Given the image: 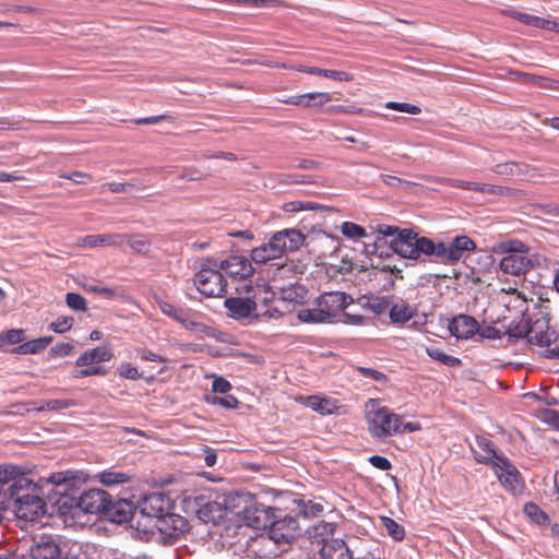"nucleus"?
Masks as SVG:
<instances>
[{
  "label": "nucleus",
  "mask_w": 559,
  "mask_h": 559,
  "mask_svg": "<svg viewBox=\"0 0 559 559\" xmlns=\"http://www.w3.org/2000/svg\"><path fill=\"white\" fill-rule=\"evenodd\" d=\"M60 546L51 537H43L29 549L31 559H59Z\"/></svg>",
  "instance_id": "obj_18"
},
{
  "label": "nucleus",
  "mask_w": 559,
  "mask_h": 559,
  "mask_svg": "<svg viewBox=\"0 0 559 559\" xmlns=\"http://www.w3.org/2000/svg\"><path fill=\"white\" fill-rule=\"evenodd\" d=\"M323 78L333 79L335 81H344V82H350L354 80L353 74L345 72V71H337V70H330L325 69L323 73Z\"/></svg>",
  "instance_id": "obj_60"
},
{
  "label": "nucleus",
  "mask_w": 559,
  "mask_h": 559,
  "mask_svg": "<svg viewBox=\"0 0 559 559\" xmlns=\"http://www.w3.org/2000/svg\"><path fill=\"white\" fill-rule=\"evenodd\" d=\"M509 15L516 21L542 29H550L551 22L543 17L531 15L520 11H511Z\"/></svg>",
  "instance_id": "obj_28"
},
{
  "label": "nucleus",
  "mask_w": 559,
  "mask_h": 559,
  "mask_svg": "<svg viewBox=\"0 0 559 559\" xmlns=\"http://www.w3.org/2000/svg\"><path fill=\"white\" fill-rule=\"evenodd\" d=\"M390 247L402 258L417 260L420 254L432 255L435 242L429 238L418 237L411 229H403L391 240Z\"/></svg>",
  "instance_id": "obj_5"
},
{
  "label": "nucleus",
  "mask_w": 559,
  "mask_h": 559,
  "mask_svg": "<svg viewBox=\"0 0 559 559\" xmlns=\"http://www.w3.org/2000/svg\"><path fill=\"white\" fill-rule=\"evenodd\" d=\"M284 209H285V211L298 212V211H305V210L323 209V206L318 205L312 202L294 201V202H289V203L285 204Z\"/></svg>",
  "instance_id": "obj_57"
},
{
  "label": "nucleus",
  "mask_w": 559,
  "mask_h": 559,
  "mask_svg": "<svg viewBox=\"0 0 559 559\" xmlns=\"http://www.w3.org/2000/svg\"><path fill=\"white\" fill-rule=\"evenodd\" d=\"M29 405H32L33 409L36 412H59L69 407L78 406V402L75 400H49L40 405H37L35 402H31Z\"/></svg>",
  "instance_id": "obj_29"
},
{
  "label": "nucleus",
  "mask_w": 559,
  "mask_h": 559,
  "mask_svg": "<svg viewBox=\"0 0 559 559\" xmlns=\"http://www.w3.org/2000/svg\"><path fill=\"white\" fill-rule=\"evenodd\" d=\"M74 352V345L71 343H58L50 348L49 353L55 357L70 356Z\"/></svg>",
  "instance_id": "obj_58"
},
{
  "label": "nucleus",
  "mask_w": 559,
  "mask_h": 559,
  "mask_svg": "<svg viewBox=\"0 0 559 559\" xmlns=\"http://www.w3.org/2000/svg\"><path fill=\"white\" fill-rule=\"evenodd\" d=\"M321 559H353L346 543L340 538L328 539L320 549Z\"/></svg>",
  "instance_id": "obj_20"
},
{
  "label": "nucleus",
  "mask_w": 559,
  "mask_h": 559,
  "mask_svg": "<svg viewBox=\"0 0 559 559\" xmlns=\"http://www.w3.org/2000/svg\"><path fill=\"white\" fill-rule=\"evenodd\" d=\"M367 425L370 435L376 439H385L405 431L414 432L421 429L419 423H403L400 415L393 413L385 406L370 409L367 413Z\"/></svg>",
  "instance_id": "obj_2"
},
{
  "label": "nucleus",
  "mask_w": 559,
  "mask_h": 559,
  "mask_svg": "<svg viewBox=\"0 0 559 559\" xmlns=\"http://www.w3.org/2000/svg\"><path fill=\"white\" fill-rule=\"evenodd\" d=\"M273 250L271 249L270 241L264 243L258 248H254L251 251V259L257 263H265L270 260L277 259V257H273Z\"/></svg>",
  "instance_id": "obj_45"
},
{
  "label": "nucleus",
  "mask_w": 559,
  "mask_h": 559,
  "mask_svg": "<svg viewBox=\"0 0 559 559\" xmlns=\"http://www.w3.org/2000/svg\"><path fill=\"white\" fill-rule=\"evenodd\" d=\"M52 341V336H43L27 342H23L13 352L22 355H34L44 350Z\"/></svg>",
  "instance_id": "obj_27"
},
{
  "label": "nucleus",
  "mask_w": 559,
  "mask_h": 559,
  "mask_svg": "<svg viewBox=\"0 0 559 559\" xmlns=\"http://www.w3.org/2000/svg\"><path fill=\"white\" fill-rule=\"evenodd\" d=\"M206 402L212 405H221L227 409L236 408L239 404L238 400L233 395H227L224 397L218 396H206Z\"/></svg>",
  "instance_id": "obj_48"
},
{
  "label": "nucleus",
  "mask_w": 559,
  "mask_h": 559,
  "mask_svg": "<svg viewBox=\"0 0 559 559\" xmlns=\"http://www.w3.org/2000/svg\"><path fill=\"white\" fill-rule=\"evenodd\" d=\"M185 329L197 332V333H205L207 331V326L198 319V314L190 309H186L180 320L178 321Z\"/></svg>",
  "instance_id": "obj_31"
},
{
  "label": "nucleus",
  "mask_w": 559,
  "mask_h": 559,
  "mask_svg": "<svg viewBox=\"0 0 559 559\" xmlns=\"http://www.w3.org/2000/svg\"><path fill=\"white\" fill-rule=\"evenodd\" d=\"M109 497L105 490L90 489L80 496L78 507L85 513L104 514Z\"/></svg>",
  "instance_id": "obj_12"
},
{
  "label": "nucleus",
  "mask_w": 559,
  "mask_h": 559,
  "mask_svg": "<svg viewBox=\"0 0 559 559\" xmlns=\"http://www.w3.org/2000/svg\"><path fill=\"white\" fill-rule=\"evenodd\" d=\"M385 108L407 112L411 115H418L421 112L420 107L409 103L388 102Z\"/></svg>",
  "instance_id": "obj_50"
},
{
  "label": "nucleus",
  "mask_w": 559,
  "mask_h": 559,
  "mask_svg": "<svg viewBox=\"0 0 559 559\" xmlns=\"http://www.w3.org/2000/svg\"><path fill=\"white\" fill-rule=\"evenodd\" d=\"M269 241L273 250L272 255L280 258L285 252L298 250L305 241V236L297 229H284L275 233Z\"/></svg>",
  "instance_id": "obj_9"
},
{
  "label": "nucleus",
  "mask_w": 559,
  "mask_h": 559,
  "mask_svg": "<svg viewBox=\"0 0 559 559\" xmlns=\"http://www.w3.org/2000/svg\"><path fill=\"white\" fill-rule=\"evenodd\" d=\"M73 322L72 317H59L50 324V329L56 333H64L72 328Z\"/></svg>",
  "instance_id": "obj_54"
},
{
  "label": "nucleus",
  "mask_w": 559,
  "mask_h": 559,
  "mask_svg": "<svg viewBox=\"0 0 559 559\" xmlns=\"http://www.w3.org/2000/svg\"><path fill=\"white\" fill-rule=\"evenodd\" d=\"M117 372L123 379L139 380L141 378V373L139 372V370L130 362L121 364L118 367Z\"/></svg>",
  "instance_id": "obj_53"
},
{
  "label": "nucleus",
  "mask_w": 559,
  "mask_h": 559,
  "mask_svg": "<svg viewBox=\"0 0 559 559\" xmlns=\"http://www.w3.org/2000/svg\"><path fill=\"white\" fill-rule=\"evenodd\" d=\"M193 283L198 292L206 298L222 297L227 289V282L215 259H205L201 262Z\"/></svg>",
  "instance_id": "obj_4"
},
{
  "label": "nucleus",
  "mask_w": 559,
  "mask_h": 559,
  "mask_svg": "<svg viewBox=\"0 0 559 559\" xmlns=\"http://www.w3.org/2000/svg\"><path fill=\"white\" fill-rule=\"evenodd\" d=\"M228 317L235 320L253 319L257 311V301L252 298L229 297L224 301Z\"/></svg>",
  "instance_id": "obj_13"
},
{
  "label": "nucleus",
  "mask_w": 559,
  "mask_h": 559,
  "mask_svg": "<svg viewBox=\"0 0 559 559\" xmlns=\"http://www.w3.org/2000/svg\"><path fill=\"white\" fill-rule=\"evenodd\" d=\"M475 249V242L468 236L462 235L453 238L449 245L443 242L435 243L432 255L442 262H455L461 260L466 252H472Z\"/></svg>",
  "instance_id": "obj_7"
},
{
  "label": "nucleus",
  "mask_w": 559,
  "mask_h": 559,
  "mask_svg": "<svg viewBox=\"0 0 559 559\" xmlns=\"http://www.w3.org/2000/svg\"><path fill=\"white\" fill-rule=\"evenodd\" d=\"M127 240V236L114 234H97L79 237L75 246L80 248H97V247H114L121 248Z\"/></svg>",
  "instance_id": "obj_14"
},
{
  "label": "nucleus",
  "mask_w": 559,
  "mask_h": 559,
  "mask_svg": "<svg viewBox=\"0 0 559 559\" xmlns=\"http://www.w3.org/2000/svg\"><path fill=\"white\" fill-rule=\"evenodd\" d=\"M2 346L5 344L19 346L25 341V331L23 329H11L0 333Z\"/></svg>",
  "instance_id": "obj_44"
},
{
  "label": "nucleus",
  "mask_w": 559,
  "mask_h": 559,
  "mask_svg": "<svg viewBox=\"0 0 559 559\" xmlns=\"http://www.w3.org/2000/svg\"><path fill=\"white\" fill-rule=\"evenodd\" d=\"M477 333L481 337L488 338V340H499L503 335H506L504 329L497 328L496 325H484V326L479 325V330L477 331Z\"/></svg>",
  "instance_id": "obj_51"
},
{
  "label": "nucleus",
  "mask_w": 559,
  "mask_h": 559,
  "mask_svg": "<svg viewBox=\"0 0 559 559\" xmlns=\"http://www.w3.org/2000/svg\"><path fill=\"white\" fill-rule=\"evenodd\" d=\"M415 316V310L403 299L392 304L390 319L394 323H405Z\"/></svg>",
  "instance_id": "obj_26"
},
{
  "label": "nucleus",
  "mask_w": 559,
  "mask_h": 559,
  "mask_svg": "<svg viewBox=\"0 0 559 559\" xmlns=\"http://www.w3.org/2000/svg\"><path fill=\"white\" fill-rule=\"evenodd\" d=\"M357 370L359 371L360 374L371 378L372 380L376 381H383L386 379V376L383 372L378 371L376 369L358 367Z\"/></svg>",
  "instance_id": "obj_63"
},
{
  "label": "nucleus",
  "mask_w": 559,
  "mask_h": 559,
  "mask_svg": "<svg viewBox=\"0 0 559 559\" xmlns=\"http://www.w3.org/2000/svg\"><path fill=\"white\" fill-rule=\"evenodd\" d=\"M275 288L280 292L283 300L298 301L304 298L305 289L299 285L290 283L288 286H278L276 284Z\"/></svg>",
  "instance_id": "obj_38"
},
{
  "label": "nucleus",
  "mask_w": 559,
  "mask_h": 559,
  "mask_svg": "<svg viewBox=\"0 0 559 559\" xmlns=\"http://www.w3.org/2000/svg\"><path fill=\"white\" fill-rule=\"evenodd\" d=\"M204 500L203 496L195 497V502L198 506H200V509L198 510L199 518L203 521H207L209 512H212L213 509L217 506L215 502H206L202 504L201 502Z\"/></svg>",
  "instance_id": "obj_59"
},
{
  "label": "nucleus",
  "mask_w": 559,
  "mask_h": 559,
  "mask_svg": "<svg viewBox=\"0 0 559 559\" xmlns=\"http://www.w3.org/2000/svg\"><path fill=\"white\" fill-rule=\"evenodd\" d=\"M341 233L344 237L348 239H361L367 236L366 229L353 222H344L341 225Z\"/></svg>",
  "instance_id": "obj_43"
},
{
  "label": "nucleus",
  "mask_w": 559,
  "mask_h": 559,
  "mask_svg": "<svg viewBox=\"0 0 559 559\" xmlns=\"http://www.w3.org/2000/svg\"><path fill=\"white\" fill-rule=\"evenodd\" d=\"M114 357L112 348L109 345H100L95 348L85 350L75 360L78 367L97 365L107 362Z\"/></svg>",
  "instance_id": "obj_17"
},
{
  "label": "nucleus",
  "mask_w": 559,
  "mask_h": 559,
  "mask_svg": "<svg viewBox=\"0 0 559 559\" xmlns=\"http://www.w3.org/2000/svg\"><path fill=\"white\" fill-rule=\"evenodd\" d=\"M106 506L105 515L115 523H126L132 516V504L127 500H114L111 496Z\"/></svg>",
  "instance_id": "obj_19"
},
{
  "label": "nucleus",
  "mask_w": 559,
  "mask_h": 559,
  "mask_svg": "<svg viewBox=\"0 0 559 559\" xmlns=\"http://www.w3.org/2000/svg\"><path fill=\"white\" fill-rule=\"evenodd\" d=\"M155 527L163 542L171 545L188 530V521L181 515L167 513L156 520Z\"/></svg>",
  "instance_id": "obj_8"
},
{
  "label": "nucleus",
  "mask_w": 559,
  "mask_h": 559,
  "mask_svg": "<svg viewBox=\"0 0 559 559\" xmlns=\"http://www.w3.org/2000/svg\"><path fill=\"white\" fill-rule=\"evenodd\" d=\"M477 445L484 451V453H477L474 450L475 453V460L479 463H489L492 462L495 459L502 462V459L499 457L493 449V445L490 441L486 439H477Z\"/></svg>",
  "instance_id": "obj_34"
},
{
  "label": "nucleus",
  "mask_w": 559,
  "mask_h": 559,
  "mask_svg": "<svg viewBox=\"0 0 559 559\" xmlns=\"http://www.w3.org/2000/svg\"><path fill=\"white\" fill-rule=\"evenodd\" d=\"M66 302L69 308L76 311H86L87 302L86 299L78 293H68L66 296Z\"/></svg>",
  "instance_id": "obj_46"
},
{
  "label": "nucleus",
  "mask_w": 559,
  "mask_h": 559,
  "mask_svg": "<svg viewBox=\"0 0 559 559\" xmlns=\"http://www.w3.org/2000/svg\"><path fill=\"white\" fill-rule=\"evenodd\" d=\"M170 500L169 498L160 492H152L146 496L142 502V513L159 520L162 516L169 513Z\"/></svg>",
  "instance_id": "obj_15"
},
{
  "label": "nucleus",
  "mask_w": 559,
  "mask_h": 559,
  "mask_svg": "<svg viewBox=\"0 0 559 559\" xmlns=\"http://www.w3.org/2000/svg\"><path fill=\"white\" fill-rule=\"evenodd\" d=\"M352 296L343 292H328L319 296L316 305L323 309L328 319L335 317L341 310L353 304Z\"/></svg>",
  "instance_id": "obj_11"
},
{
  "label": "nucleus",
  "mask_w": 559,
  "mask_h": 559,
  "mask_svg": "<svg viewBox=\"0 0 559 559\" xmlns=\"http://www.w3.org/2000/svg\"><path fill=\"white\" fill-rule=\"evenodd\" d=\"M86 368L76 371L73 376L76 379L87 378L92 376H106L108 373L107 368L97 365L85 366Z\"/></svg>",
  "instance_id": "obj_49"
},
{
  "label": "nucleus",
  "mask_w": 559,
  "mask_h": 559,
  "mask_svg": "<svg viewBox=\"0 0 559 559\" xmlns=\"http://www.w3.org/2000/svg\"><path fill=\"white\" fill-rule=\"evenodd\" d=\"M231 389V384L223 377H215L212 382V391L215 393H227Z\"/></svg>",
  "instance_id": "obj_61"
},
{
  "label": "nucleus",
  "mask_w": 559,
  "mask_h": 559,
  "mask_svg": "<svg viewBox=\"0 0 559 559\" xmlns=\"http://www.w3.org/2000/svg\"><path fill=\"white\" fill-rule=\"evenodd\" d=\"M185 329L197 332V333H205L207 331V326L198 319V314L190 309H186L180 320L178 321Z\"/></svg>",
  "instance_id": "obj_30"
},
{
  "label": "nucleus",
  "mask_w": 559,
  "mask_h": 559,
  "mask_svg": "<svg viewBox=\"0 0 559 559\" xmlns=\"http://www.w3.org/2000/svg\"><path fill=\"white\" fill-rule=\"evenodd\" d=\"M62 177L81 185L88 183L92 181L91 175L81 171H73L68 175H63Z\"/></svg>",
  "instance_id": "obj_64"
},
{
  "label": "nucleus",
  "mask_w": 559,
  "mask_h": 559,
  "mask_svg": "<svg viewBox=\"0 0 559 559\" xmlns=\"http://www.w3.org/2000/svg\"><path fill=\"white\" fill-rule=\"evenodd\" d=\"M449 330L456 338L467 340L477 333L479 324L473 317L460 314L452 319Z\"/></svg>",
  "instance_id": "obj_16"
},
{
  "label": "nucleus",
  "mask_w": 559,
  "mask_h": 559,
  "mask_svg": "<svg viewBox=\"0 0 559 559\" xmlns=\"http://www.w3.org/2000/svg\"><path fill=\"white\" fill-rule=\"evenodd\" d=\"M528 342L531 344H535L538 346H547L549 349L551 348V344L554 346L556 343L555 331L547 329L546 331L537 332L532 328V333L528 335Z\"/></svg>",
  "instance_id": "obj_36"
},
{
  "label": "nucleus",
  "mask_w": 559,
  "mask_h": 559,
  "mask_svg": "<svg viewBox=\"0 0 559 559\" xmlns=\"http://www.w3.org/2000/svg\"><path fill=\"white\" fill-rule=\"evenodd\" d=\"M11 481V495L12 497H15L16 501L20 503L17 509V515L20 518H31V520H33L36 515L44 512L45 504L41 499L35 496L20 495V489H22L24 483L31 485V483L22 475L20 468L14 465H1L0 483L9 484Z\"/></svg>",
  "instance_id": "obj_3"
},
{
  "label": "nucleus",
  "mask_w": 559,
  "mask_h": 559,
  "mask_svg": "<svg viewBox=\"0 0 559 559\" xmlns=\"http://www.w3.org/2000/svg\"><path fill=\"white\" fill-rule=\"evenodd\" d=\"M328 271L331 275H346L353 271V262L348 259H342L338 264L331 263Z\"/></svg>",
  "instance_id": "obj_52"
},
{
  "label": "nucleus",
  "mask_w": 559,
  "mask_h": 559,
  "mask_svg": "<svg viewBox=\"0 0 559 559\" xmlns=\"http://www.w3.org/2000/svg\"><path fill=\"white\" fill-rule=\"evenodd\" d=\"M506 334L510 340L518 341L527 337L532 333V326L526 318L521 317L519 320L512 321L508 326L502 325Z\"/></svg>",
  "instance_id": "obj_24"
},
{
  "label": "nucleus",
  "mask_w": 559,
  "mask_h": 559,
  "mask_svg": "<svg viewBox=\"0 0 559 559\" xmlns=\"http://www.w3.org/2000/svg\"><path fill=\"white\" fill-rule=\"evenodd\" d=\"M504 467L499 466L500 472H497L501 485L507 489L514 491L519 485V471L502 460Z\"/></svg>",
  "instance_id": "obj_25"
},
{
  "label": "nucleus",
  "mask_w": 559,
  "mask_h": 559,
  "mask_svg": "<svg viewBox=\"0 0 559 559\" xmlns=\"http://www.w3.org/2000/svg\"><path fill=\"white\" fill-rule=\"evenodd\" d=\"M47 480L57 487H63V491L68 492L73 489L76 484L85 481V476L82 472L62 471L52 473Z\"/></svg>",
  "instance_id": "obj_21"
},
{
  "label": "nucleus",
  "mask_w": 559,
  "mask_h": 559,
  "mask_svg": "<svg viewBox=\"0 0 559 559\" xmlns=\"http://www.w3.org/2000/svg\"><path fill=\"white\" fill-rule=\"evenodd\" d=\"M158 307L165 316L173 318L177 322L180 320L181 316L183 314V311L186 310L185 308L177 307L164 300H160L158 302Z\"/></svg>",
  "instance_id": "obj_47"
},
{
  "label": "nucleus",
  "mask_w": 559,
  "mask_h": 559,
  "mask_svg": "<svg viewBox=\"0 0 559 559\" xmlns=\"http://www.w3.org/2000/svg\"><path fill=\"white\" fill-rule=\"evenodd\" d=\"M276 283H274L273 285H269V284H263V285H259L257 290L254 292L253 294V300L260 304H263V305H267L270 302H272L275 298V294H276Z\"/></svg>",
  "instance_id": "obj_40"
},
{
  "label": "nucleus",
  "mask_w": 559,
  "mask_h": 559,
  "mask_svg": "<svg viewBox=\"0 0 559 559\" xmlns=\"http://www.w3.org/2000/svg\"><path fill=\"white\" fill-rule=\"evenodd\" d=\"M123 236H127V240L124 243H128L129 247L138 252L145 254L150 251L152 241L147 236L144 235H130V234H122Z\"/></svg>",
  "instance_id": "obj_33"
},
{
  "label": "nucleus",
  "mask_w": 559,
  "mask_h": 559,
  "mask_svg": "<svg viewBox=\"0 0 559 559\" xmlns=\"http://www.w3.org/2000/svg\"><path fill=\"white\" fill-rule=\"evenodd\" d=\"M498 251L506 254L499 262L504 274L522 276L538 264L537 255L531 248L516 239L501 241Z\"/></svg>",
  "instance_id": "obj_1"
},
{
  "label": "nucleus",
  "mask_w": 559,
  "mask_h": 559,
  "mask_svg": "<svg viewBox=\"0 0 559 559\" xmlns=\"http://www.w3.org/2000/svg\"><path fill=\"white\" fill-rule=\"evenodd\" d=\"M130 479V475L116 471H104L99 474V481L105 486L126 484Z\"/></svg>",
  "instance_id": "obj_39"
},
{
  "label": "nucleus",
  "mask_w": 559,
  "mask_h": 559,
  "mask_svg": "<svg viewBox=\"0 0 559 559\" xmlns=\"http://www.w3.org/2000/svg\"><path fill=\"white\" fill-rule=\"evenodd\" d=\"M304 404L321 415L335 414L341 407L337 400L319 395L305 397Z\"/></svg>",
  "instance_id": "obj_22"
},
{
  "label": "nucleus",
  "mask_w": 559,
  "mask_h": 559,
  "mask_svg": "<svg viewBox=\"0 0 559 559\" xmlns=\"http://www.w3.org/2000/svg\"><path fill=\"white\" fill-rule=\"evenodd\" d=\"M380 520L383 527L386 530L388 535H390L394 540L401 542L404 539L405 530L402 525L389 516H381Z\"/></svg>",
  "instance_id": "obj_42"
},
{
  "label": "nucleus",
  "mask_w": 559,
  "mask_h": 559,
  "mask_svg": "<svg viewBox=\"0 0 559 559\" xmlns=\"http://www.w3.org/2000/svg\"><path fill=\"white\" fill-rule=\"evenodd\" d=\"M438 182L447 183L451 187L460 188L463 190H472L478 191L488 194H502L503 189L498 186L487 185V183H478L472 181H464L457 179H449V178H438Z\"/></svg>",
  "instance_id": "obj_23"
},
{
  "label": "nucleus",
  "mask_w": 559,
  "mask_h": 559,
  "mask_svg": "<svg viewBox=\"0 0 559 559\" xmlns=\"http://www.w3.org/2000/svg\"><path fill=\"white\" fill-rule=\"evenodd\" d=\"M524 513L533 523L537 525L549 524L550 520L548 514L534 502L525 503Z\"/></svg>",
  "instance_id": "obj_35"
},
{
  "label": "nucleus",
  "mask_w": 559,
  "mask_h": 559,
  "mask_svg": "<svg viewBox=\"0 0 559 559\" xmlns=\"http://www.w3.org/2000/svg\"><path fill=\"white\" fill-rule=\"evenodd\" d=\"M493 171L503 176H515L520 174V165L516 163H503L495 166Z\"/></svg>",
  "instance_id": "obj_56"
},
{
  "label": "nucleus",
  "mask_w": 559,
  "mask_h": 559,
  "mask_svg": "<svg viewBox=\"0 0 559 559\" xmlns=\"http://www.w3.org/2000/svg\"><path fill=\"white\" fill-rule=\"evenodd\" d=\"M392 304L386 297H376L370 301L371 310L377 314H382L386 311L390 312Z\"/></svg>",
  "instance_id": "obj_55"
},
{
  "label": "nucleus",
  "mask_w": 559,
  "mask_h": 559,
  "mask_svg": "<svg viewBox=\"0 0 559 559\" xmlns=\"http://www.w3.org/2000/svg\"><path fill=\"white\" fill-rule=\"evenodd\" d=\"M245 519L249 526L257 530L266 528L271 525L270 536H260L254 540L257 545L266 546L267 544H272V542H289V539L293 538L292 534L286 535L284 533H280L282 524L280 522H271L269 512L265 509H248L246 510Z\"/></svg>",
  "instance_id": "obj_6"
},
{
  "label": "nucleus",
  "mask_w": 559,
  "mask_h": 559,
  "mask_svg": "<svg viewBox=\"0 0 559 559\" xmlns=\"http://www.w3.org/2000/svg\"><path fill=\"white\" fill-rule=\"evenodd\" d=\"M325 312L321 307L317 306L313 309H301L298 311V319L304 323H322L329 321Z\"/></svg>",
  "instance_id": "obj_37"
},
{
  "label": "nucleus",
  "mask_w": 559,
  "mask_h": 559,
  "mask_svg": "<svg viewBox=\"0 0 559 559\" xmlns=\"http://www.w3.org/2000/svg\"><path fill=\"white\" fill-rule=\"evenodd\" d=\"M218 266L233 280H246L254 273L251 261L242 255H230L218 262Z\"/></svg>",
  "instance_id": "obj_10"
},
{
  "label": "nucleus",
  "mask_w": 559,
  "mask_h": 559,
  "mask_svg": "<svg viewBox=\"0 0 559 559\" xmlns=\"http://www.w3.org/2000/svg\"><path fill=\"white\" fill-rule=\"evenodd\" d=\"M426 352L430 358L438 360L448 367H457L462 362L460 358L448 355L437 347H427Z\"/></svg>",
  "instance_id": "obj_41"
},
{
  "label": "nucleus",
  "mask_w": 559,
  "mask_h": 559,
  "mask_svg": "<svg viewBox=\"0 0 559 559\" xmlns=\"http://www.w3.org/2000/svg\"><path fill=\"white\" fill-rule=\"evenodd\" d=\"M369 463L378 468V469H381V471H389L391 469L392 467V464L391 462L384 457V456H381V455H372L369 457Z\"/></svg>",
  "instance_id": "obj_62"
},
{
  "label": "nucleus",
  "mask_w": 559,
  "mask_h": 559,
  "mask_svg": "<svg viewBox=\"0 0 559 559\" xmlns=\"http://www.w3.org/2000/svg\"><path fill=\"white\" fill-rule=\"evenodd\" d=\"M300 107L310 108L325 105L332 100V96L328 92H309L300 95Z\"/></svg>",
  "instance_id": "obj_32"
}]
</instances>
